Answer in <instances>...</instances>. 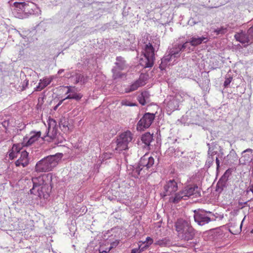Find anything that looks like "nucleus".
Instances as JSON below:
<instances>
[{
  "label": "nucleus",
  "instance_id": "26",
  "mask_svg": "<svg viewBox=\"0 0 253 253\" xmlns=\"http://www.w3.org/2000/svg\"><path fill=\"white\" fill-rule=\"evenodd\" d=\"M148 97V93L147 91H144L138 97V100L140 104L142 105H144L146 103V99Z\"/></svg>",
  "mask_w": 253,
  "mask_h": 253
},
{
  "label": "nucleus",
  "instance_id": "45",
  "mask_svg": "<svg viewBox=\"0 0 253 253\" xmlns=\"http://www.w3.org/2000/svg\"><path fill=\"white\" fill-rule=\"evenodd\" d=\"M63 71H64V70H59V71H58V74H60V73H61L62 72H63Z\"/></svg>",
  "mask_w": 253,
  "mask_h": 253
},
{
  "label": "nucleus",
  "instance_id": "35",
  "mask_svg": "<svg viewBox=\"0 0 253 253\" xmlns=\"http://www.w3.org/2000/svg\"><path fill=\"white\" fill-rule=\"evenodd\" d=\"M138 249H133L131 250V253H140L144 250L143 248H141V245L138 244Z\"/></svg>",
  "mask_w": 253,
  "mask_h": 253
},
{
  "label": "nucleus",
  "instance_id": "13",
  "mask_svg": "<svg viewBox=\"0 0 253 253\" xmlns=\"http://www.w3.org/2000/svg\"><path fill=\"white\" fill-rule=\"evenodd\" d=\"M16 167H25L29 164L28 153L26 151H22L20 157L15 163Z\"/></svg>",
  "mask_w": 253,
  "mask_h": 253
},
{
  "label": "nucleus",
  "instance_id": "18",
  "mask_svg": "<svg viewBox=\"0 0 253 253\" xmlns=\"http://www.w3.org/2000/svg\"><path fill=\"white\" fill-rule=\"evenodd\" d=\"M182 199L186 200L184 195L183 191H180L178 193H174L173 195H171L169 199V202L174 204L179 203Z\"/></svg>",
  "mask_w": 253,
  "mask_h": 253
},
{
  "label": "nucleus",
  "instance_id": "34",
  "mask_svg": "<svg viewBox=\"0 0 253 253\" xmlns=\"http://www.w3.org/2000/svg\"><path fill=\"white\" fill-rule=\"evenodd\" d=\"M145 242H146L148 245H145L142 247L144 249L148 248L152 243H153V240L150 237H147L146 239Z\"/></svg>",
  "mask_w": 253,
  "mask_h": 253
},
{
  "label": "nucleus",
  "instance_id": "48",
  "mask_svg": "<svg viewBox=\"0 0 253 253\" xmlns=\"http://www.w3.org/2000/svg\"><path fill=\"white\" fill-rule=\"evenodd\" d=\"M31 3L32 4H33V5H34V3H33V2H31Z\"/></svg>",
  "mask_w": 253,
  "mask_h": 253
},
{
  "label": "nucleus",
  "instance_id": "24",
  "mask_svg": "<svg viewBox=\"0 0 253 253\" xmlns=\"http://www.w3.org/2000/svg\"><path fill=\"white\" fill-rule=\"evenodd\" d=\"M153 140V136L150 133H146L141 137L142 141L146 145H149Z\"/></svg>",
  "mask_w": 253,
  "mask_h": 253
},
{
  "label": "nucleus",
  "instance_id": "42",
  "mask_svg": "<svg viewBox=\"0 0 253 253\" xmlns=\"http://www.w3.org/2000/svg\"><path fill=\"white\" fill-rule=\"evenodd\" d=\"M250 190L253 193V184L250 186Z\"/></svg>",
  "mask_w": 253,
  "mask_h": 253
},
{
  "label": "nucleus",
  "instance_id": "25",
  "mask_svg": "<svg viewBox=\"0 0 253 253\" xmlns=\"http://www.w3.org/2000/svg\"><path fill=\"white\" fill-rule=\"evenodd\" d=\"M116 60L117 62L116 64L120 70H124L126 68V61L123 57L120 56L117 57Z\"/></svg>",
  "mask_w": 253,
  "mask_h": 253
},
{
  "label": "nucleus",
  "instance_id": "12",
  "mask_svg": "<svg viewBox=\"0 0 253 253\" xmlns=\"http://www.w3.org/2000/svg\"><path fill=\"white\" fill-rule=\"evenodd\" d=\"M32 182L33 184V186L32 189L30 190L31 194H36V190L40 187L43 185L46 184L45 182L43 176H39L37 177H34L32 178Z\"/></svg>",
  "mask_w": 253,
  "mask_h": 253
},
{
  "label": "nucleus",
  "instance_id": "36",
  "mask_svg": "<svg viewBox=\"0 0 253 253\" xmlns=\"http://www.w3.org/2000/svg\"><path fill=\"white\" fill-rule=\"evenodd\" d=\"M232 77H229L228 78L225 79V80L224 82V86L225 87H227L228 85H229L232 80Z\"/></svg>",
  "mask_w": 253,
  "mask_h": 253
},
{
  "label": "nucleus",
  "instance_id": "28",
  "mask_svg": "<svg viewBox=\"0 0 253 253\" xmlns=\"http://www.w3.org/2000/svg\"><path fill=\"white\" fill-rule=\"evenodd\" d=\"M155 245L160 246L162 247H167L169 246L170 241L167 238H164L156 241L155 243Z\"/></svg>",
  "mask_w": 253,
  "mask_h": 253
},
{
  "label": "nucleus",
  "instance_id": "31",
  "mask_svg": "<svg viewBox=\"0 0 253 253\" xmlns=\"http://www.w3.org/2000/svg\"><path fill=\"white\" fill-rule=\"evenodd\" d=\"M113 77L114 79H122L125 78L126 77V75L125 74L122 73L120 72H117L116 71H115L113 72Z\"/></svg>",
  "mask_w": 253,
  "mask_h": 253
},
{
  "label": "nucleus",
  "instance_id": "1",
  "mask_svg": "<svg viewBox=\"0 0 253 253\" xmlns=\"http://www.w3.org/2000/svg\"><path fill=\"white\" fill-rule=\"evenodd\" d=\"M174 226L177 236L181 240L188 241L194 238L195 230L189 221L179 219L175 223Z\"/></svg>",
  "mask_w": 253,
  "mask_h": 253
},
{
  "label": "nucleus",
  "instance_id": "9",
  "mask_svg": "<svg viewBox=\"0 0 253 253\" xmlns=\"http://www.w3.org/2000/svg\"><path fill=\"white\" fill-rule=\"evenodd\" d=\"M65 87L68 88V90L66 94L70 93L64 99L61 100L57 106L61 104L63 101L67 99H73L76 100H80L83 97V95L81 93H78L76 92V88L75 87L72 86H66Z\"/></svg>",
  "mask_w": 253,
  "mask_h": 253
},
{
  "label": "nucleus",
  "instance_id": "50",
  "mask_svg": "<svg viewBox=\"0 0 253 253\" xmlns=\"http://www.w3.org/2000/svg\"><path fill=\"white\" fill-rule=\"evenodd\" d=\"M252 232L253 233V230H252Z\"/></svg>",
  "mask_w": 253,
  "mask_h": 253
},
{
  "label": "nucleus",
  "instance_id": "6",
  "mask_svg": "<svg viewBox=\"0 0 253 253\" xmlns=\"http://www.w3.org/2000/svg\"><path fill=\"white\" fill-rule=\"evenodd\" d=\"M155 118V114L146 113L138 122L137 129L142 130L149 127L153 122Z\"/></svg>",
  "mask_w": 253,
  "mask_h": 253
},
{
  "label": "nucleus",
  "instance_id": "43",
  "mask_svg": "<svg viewBox=\"0 0 253 253\" xmlns=\"http://www.w3.org/2000/svg\"><path fill=\"white\" fill-rule=\"evenodd\" d=\"M174 150V148L173 147H169L168 149V151H173Z\"/></svg>",
  "mask_w": 253,
  "mask_h": 253
},
{
  "label": "nucleus",
  "instance_id": "17",
  "mask_svg": "<svg viewBox=\"0 0 253 253\" xmlns=\"http://www.w3.org/2000/svg\"><path fill=\"white\" fill-rule=\"evenodd\" d=\"M53 79V77L51 76L48 78H44L42 80H40L39 85L36 87L35 90H42L50 84Z\"/></svg>",
  "mask_w": 253,
  "mask_h": 253
},
{
  "label": "nucleus",
  "instance_id": "2",
  "mask_svg": "<svg viewBox=\"0 0 253 253\" xmlns=\"http://www.w3.org/2000/svg\"><path fill=\"white\" fill-rule=\"evenodd\" d=\"M62 156V154H57L43 158L37 163L35 166V170L37 172H42L52 170L57 166Z\"/></svg>",
  "mask_w": 253,
  "mask_h": 253
},
{
  "label": "nucleus",
  "instance_id": "29",
  "mask_svg": "<svg viewBox=\"0 0 253 253\" xmlns=\"http://www.w3.org/2000/svg\"><path fill=\"white\" fill-rule=\"evenodd\" d=\"M47 126H46L45 124H42L41 126V130L39 131H37V132H40V136H42V139L46 140V133L47 132Z\"/></svg>",
  "mask_w": 253,
  "mask_h": 253
},
{
  "label": "nucleus",
  "instance_id": "20",
  "mask_svg": "<svg viewBox=\"0 0 253 253\" xmlns=\"http://www.w3.org/2000/svg\"><path fill=\"white\" fill-rule=\"evenodd\" d=\"M13 6L15 10L18 11H25L26 8L29 6V3L26 2H15L13 3Z\"/></svg>",
  "mask_w": 253,
  "mask_h": 253
},
{
  "label": "nucleus",
  "instance_id": "39",
  "mask_svg": "<svg viewBox=\"0 0 253 253\" xmlns=\"http://www.w3.org/2000/svg\"><path fill=\"white\" fill-rule=\"evenodd\" d=\"M215 161H216V166H217L216 168H217V169H218L219 168L220 162L217 157L216 158Z\"/></svg>",
  "mask_w": 253,
  "mask_h": 253
},
{
  "label": "nucleus",
  "instance_id": "3",
  "mask_svg": "<svg viewBox=\"0 0 253 253\" xmlns=\"http://www.w3.org/2000/svg\"><path fill=\"white\" fill-rule=\"evenodd\" d=\"M143 53L145 59L140 60V64L145 68L152 67L155 60V49L152 43L148 42L145 45Z\"/></svg>",
  "mask_w": 253,
  "mask_h": 253
},
{
  "label": "nucleus",
  "instance_id": "44",
  "mask_svg": "<svg viewBox=\"0 0 253 253\" xmlns=\"http://www.w3.org/2000/svg\"><path fill=\"white\" fill-rule=\"evenodd\" d=\"M107 155H108L107 153L103 154L104 158H108L107 156Z\"/></svg>",
  "mask_w": 253,
  "mask_h": 253
},
{
  "label": "nucleus",
  "instance_id": "8",
  "mask_svg": "<svg viewBox=\"0 0 253 253\" xmlns=\"http://www.w3.org/2000/svg\"><path fill=\"white\" fill-rule=\"evenodd\" d=\"M183 191L184 195L187 198L191 196L199 197L201 196L199 188L197 185H190L185 187Z\"/></svg>",
  "mask_w": 253,
  "mask_h": 253
},
{
  "label": "nucleus",
  "instance_id": "10",
  "mask_svg": "<svg viewBox=\"0 0 253 253\" xmlns=\"http://www.w3.org/2000/svg\"><path fill=\"white\" fill-rule=\"evenodd\" d=\"M154 164V159L149 156L148 154L144 155L141 158L139 165L141 167H146L147 169H149Z\"/></svg>",
  "mask_w": 253,
  "mask_h": 253
},
{
  "label": "nucleus",
  "instance_id": "41",
  "mask_svg": "<svg viewBox=\"0 0 253 253\" xmlns=\"http://www.w3.org/2000/svg\"><path fill=\"white\" fill-rule=\"evenodd\" d=\"M17 17L20 18V19H23L24 17L22 16V14L20 13H17Z\"/></svg>",
  "mask_w": 253,
  "mask_h": 253
},
{
  "label": "nucleus",
  "instance_id": "19",
  "mask_svg": "<svg viewBox=\"0 0 253 253\" xmlns=\"http://www.w3.org/2000/svg\"><path fill=\"white\" fill-rule=\"evenodd\" d=\"M229 231L234 235L237 234L241 231V224L240 225L239 222H230L229 223Z\"/></svg>",
  "mask_w": 253,
  "mask_h": 253
},
{
  "label": "nucleus",
  "instance_id": "16",
  "mask_svg": "<svg viewBox=\"0 0 253 253\" xmlns=\"http://www.w3.org/2000/svg\"><path fill=\"white\" fill-rule=\"evenodd\" d=\"M30 136L29 138L27 137H25L27 138V140L26 141V143L23 144L24 146H29L31 145L41 137L40 136V132H37L36 131H31L30 133Z\"/></svg>",
  "mask_w": 253,
  "mask_h": 253
},
{
  "label": "nucleus",
  "instance_id": "30",
  "mask_svg": "<svg viewBox=\"0 0 253 253\" xmlns=\"http://www.w3.org/2000/svg\"><path fill=\"white\" fill-rule=\"evenodd\" d=\"M187 43V42H186L183 44H182L181 46H180L178 51H177L176 52H173V51H171L170 53L171 55V57H172V56H173L174 57H177V55H178L179 54V53L180 51H183L186 48Z\"/></svg>",
  "mask_w": 253,
  "mask_h": 253
},
{
  "label": "nucleus",
  "instance_id": "38",
  "mask_svg": "<svg viewBox=\"0 0 253 253\" xmlns=\"http://www.w3.org/2000/svg\"><path fill=\"white\" fill-rule=\"evenodd\" d=\"M17 153L16 152L11 150V152L9 154V158L11 159H13L14 158L17 157Z\"/></svg>",
  "mask_w": 253,
  "mask_h": 253
},
{
  "label": "nucleus",
  "instance_id": "46",
  "mask_svg": "<svg viewBox=\"0 0 253 253\" xmlns=\"http://www.w3.org/2000/svg\"><path fill=\"white\" fill-rule=\"evenodd\" d=\"M146 243V242H145V241H144V242L141 241L139 242V243L145 244Z\"/></svg>",
  "mask_w": 253,
  "mask_h": 253
},
{
  "label": "nucleus",
  "instance_id": "11",
  "mask_svg": "<svg viewBox=\"0 0 253 253\" xmlns=\"http://www.w3.org/2000/svg\"><path fill=\"white\" fill-rule=\"evenodd\" d=\"M194 219L200 225H203L211 221V218L208 217L206 213L203 212L195 213Z\"/></svg>",
  "mask_w": 253,
  "mask_h": 253
},
{
  "label": "nucleus",
  "instance_id": "7",
  "mask_svg": "<svg viewBox=\"0 0 253 253\" xmlns=\"http://www.w3.org/2000/svg\"><path fill=\"white\" fill-rule=\"evenodd\" d=\"M177 190V182L174 179L169 180L164 186V196L173 195Z\"/></svg>",
  "mask_w": 253,
  "mask_h": 253
},
{
  "label": "nucleus",
  "instance_id": "37",
  "mask_svg": "<svg viewBox=\"0 0 253 253\" xmlns=\"http://www.w3.org/2000/svg\"><path fill=\"white\" fill-rule=\"evenodd\" d=\"M231 170L230 169H228L227 170H226V171L224 173L223 177L224 178H226L227 179L229 177V176L231 175Z\"/></svg>",
  "mask_w": 253,
  "mask_h": 253
},
{
  "label": "nucleus",
  "instance_id": "32",
  "mask_svg": "<svg viewBox=\"0 0 253 253\" xmlns=\"http://www.w3.org/2000/svg\"><path fill=\"white\" fill-rule=\"evenodd\" d=\"M226 31H227V29L226 28H224L223 27H222L219 29H215L214 30V32H215L217 35H219V34H224L225 32H226Z\"/></svg>",
  "mask_w": 253,
  "mask_h": 253
},
{
  "label": "nucleus",
  "instance_id": "33",
  "mask_svg": "<svg viewBox=\"0 0 253 253\" xmlns=\"http://www.w3.org/2000/svg\"><path fill=\"white\" fill-rule=\"evenodd\" d=\"M79 82H83V83H84V77L81 74H77L76 76V84Z\"/></svg>",
  "mask_w": 253,
  "mask_h": 253
},
{
  "label": "nucleus",
  "instance_id": "5",
  "mask_svg": "<svg viewBox=\"0 0 253 253\" xmlns=\"http://www.w3.org/2000/svg\"><path fill=\"white\" fill-rule=\"evenodd\" d=\"M46 140L51 141L55 140L58 133V126L56 122L53 119H49L47 127Z\"/></svg>",
  "mask_w": 253,
  "mask_h": 253
},
{
  "label": "nucleus",
  "instance_id": "27",
  "mask_svg": "<svg viewBox=\"0 0 253 253\" xmlns=\"http://www.w3.org/2000/svg\"><path fill=\"white\" fill-rule=\"evenodd\" d=\"M27 140V138H23V141L21 144H15L13 145L11 150L13 151H15L16 153H18L20 152V150L22 149L23 147H25V146L23 145V144L26 143V141Z\"/></svg>",
  "mask_w": 253,
  "mask_h": 253
},
{
  "label": "nucleus",
  "instance_id": "14",
  "mask_svg": "<svg viewBox=\"0 0 253 253\" xmlns=\"http://www.w3.org/2000/svg\"><path fill=\"white\" fill-rule=\"evenodd\" d=\"M35 192V195H37L41 198H46L49 196V189L48 185L46 183L44 184L37 189Z\"/></svg>",
  "mask_w": 253,
  "mask_h": 253
},
{
  "label": "nucleus",
  "instance_id": "4",
  "mask_svg": "<svg viewBox=\"0 0 253 253\" xmlns=\"http://www.w3.org/2000/svg\"><path fill=\"white\" fill-rule=\"evenodd\" d=\"M133 134L129 130L124 131L116 138V147L115 149L119 152L128 149V144L131 141Z\"/></svg>",
  "mask_w": 253,
  "mask_h": 253
},
{
  "label": "nucleus",
  "instance_id": "47",
  "mask_svg": "<svg viewBox=\"0 0 253 253\" xmlns=\"http://www.w3.org/2000/svg\"><path fill=\"white\" fill-rule=\"evenodd\" d=\"M29 12H30V13H33L34 12V10L33 9H32V11H30V10L28 11Z\"/></svg>",
  "mask_w": 253,
  "mask_h": 253
},
{
  "label": "nucleus",
  "instance_id": "22",
  "mask_svg": "<svg viewBox=\"0 0 253 253\" xmlns=\"http://www.w3.org/2000/svg\"><path fill=\"white\" fill-rule=\"evenodd\" d=\"M207 40L206 41L204 42L205 43L208 41L207 37H202L201 38L192 37L190 41V43L192 46H196L202 43L204 40Z\"/></svg>",
  "mask_w": 253,
  "mask_h": 253
},
{
  "label": "nucleus",
  "instance_id": "49",
  "mask_svg": "<svg viewBox=\"0 0 253 253\" xmlns=\"http://www.w3.org/2000/svg\"><path fill=\"white\" fill-rule=\"evenodd\" d=\"M145 244V245H148V244H147V243H146Z\"/></svg>",
  "mask_w": 253,
  "mask_h": 253
},
{
  "label": "nucleus",
  "instance_id": "23",
  "mask_svg": "<svg viewBox=\"0 0 253 253\" xmlns=\"http://www.w3.org/2000/svg\"><path fill=\"white\" fill-rule=\"evenodd\" d=\"M234 37L237 41L242 43H248L250 41L248 36L244 33L235 34Z\"/></svg>",
  "mask_w": 253,
  "mask_h": 253
},
{
  "label": "nucleus",
  "instance_id": "15",
  "mask_svg": "<svg viewBox=\"0 0 253 253\" xmlns=\"http://www.w3.org/2000/svg\"><path fill=\"white\" fill-rule=\"evenodd\" d=\"M144 75H141L139 78L132 84L129 88L126 89V92H129L134 91L140 87L144 85L145 84V82L143 79Z\"/></svg>",
  "mask_w": 253,
  "mask_h": 253
},
{
  "label": "nucleus",
  "instance_id": "21",
  "mask_svg": "<svg viewBox=\"0 0 253 253\" xmlns=\"http://www.w3.org/2000/svg\"><path fill=\"white\" fill-rule=\"evenodd\" d=\"M253 151L252 149L248 148L243 152L242 158L244 159V163L249 162L252 160Z\"/></svg>",
  "mask_w": 253,
  "mask_h": 253
},
{
  "label": "nucleus",
  "instance_id": "40",
  "mask_svg": "<svg viewBox=\"0 0 253 253\" xmlns=\"http://www.w3.org/2000/svg\"><path fill=\"white\" fill-rule=\"evenodd\" d=\"M112 248V247H110L109 249H107L105 251H102L101 252L100 251V253H108L110 251V250H111V249Z\"/></svg>",
  "mask_w": 253,
  "mask_h": 253
}]
</instances>
